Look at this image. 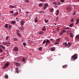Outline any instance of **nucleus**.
<instances>
[{
  "label": "nucleus",
  "instance_id": "nucleus-1",
  "mask_svg": "<svg viewBox=\"0 0 79 79\" xmlns=\"http://www.w3.org/2000/svg\"><path fill=\"white\" fill-rule=\"evenodd\" d=\"M77 58V54H75L73 55L72 56L71 60L75 61Z\"/></svg>",
  "mask_w": 79,
  "mask_h": 79
},
{
  "label": "nucleus",
  "instance_id": "nucleus-2",
  "mask_svg": "<svg viewBox=\"0 0 79 79\" xmlns=\"http://www.w3.org/2000/svg\"><path fill=\"white\" fill-rule=\"evenodd\" d=\"M9 64H10V63H9V62H7L5 64L4 66L2 67V69H5V68H7V67L9 66Z\"/></svg>",
  "mask_w": 79,
  "mask_h": 79
},
{
  "label": "nucleus",
  "instance_id": "nucleus-3",
  "mask_svg": "<svg viewBox=\"0 0 79 79\" xmlns=\"http://www.w3.org/2000/svg\"><path fill=\"white\" fill-rule=\"evenodd\" d=\"M48 4L47 3H46L44 4V7L43 8L44 10H46L47 9V8H48Z\"/></svg>",
  "mask_w": 79,
  "mask_h": 79
},
{
  "label": "nucleus",
  "instance_id": "nucleus-4",
  "mask_svg": "<svg viewBox=\"0 0 79 79\" xmlns=\"http://www.w3.org/2000/svg\"><path fill=\"white\" fill-rule=\"evenodd\" d=\"M19 50V48L17 47H14L13 49V51L14 52H18Z\"/></svg>",
  "mask_w": 79,
  "mask_h": 79
},
{
  "label": "nucleus",
  "instance_id": "nucleus-5",
  "mask_svg": "<svg viewBox=\"0 0 79 79\" xmlns=\"http://www.w3.org/2000/svg\"><path fill=\"white\" fill-rule=\"evenodd\" d=\"M50 44V41L48 39L46 40V45L47 46V44Z\"/></svg>",
  "mask_w": 79,
  "mask_h": 79
},
{
  "label": "nucleus",
  "instance_id": "nucleus-6",
  "mask_svg": "<svg viewBox=\"0 0 79 79\" xmlns=\"http://www.w3.org/2000/svg\"><path fill=\"white\" fill-rule=\"evenodd\" d=\"M44 32L42 31H40L38 33V34H39V35H42V34H44Z\"/></svg>",
  "mask_w": 79,
  "mask_h": 79
},
{
  "label": "nucleus",
  "instance_id": "nucleus-7",
  "mask_svg": "<svg viewBox=\"0 0 79 79\" xmlns=\"http://www.w3.org/2000/svg\"><path fill=\"white\" fill-rule=\"evenodd\" d=\"M10 23L11 24H16V22L15 21H12L10 22Z\"/></svg>",
  "mask_w": 79,
  "mask_h": 79
},
{
  "label": "nucleus",
  "instance_id": "nucleus-8",
  "mask_svg": "<svg viewBox=\"0 0 79 79\" xmlns=\"http://www.w3.org/2000/svg\"><path fill=\"white\" fill-rule=\"evenodd\" d=\"M18 15V12H15L13 14V16H17Z\"/></svg>",
  "mask_w": 79,
  "mask_h": 79
},
{
  "label": "nucleus",
  "instance_id": "nucleus-9",
  "mask_svg": "<svg viewBox=\"0 0 79 79\" xmlns=\"http://www.w3.org/2000/svg\"><path fill=\"white\" fill-rule=\"evenodd\" d=\"M63 45H64L65 47H68V45L67 44V42H65L64 43H63Z\"/></svg>",
  "mask_w": 79,
  "mask_h": 79
},
{
  "label": "nucleus",
  "instance_id": "nucleus-10",
  "mask_svg": "<svg viewBox=\"0 0 79 79\" xmlns=\"http://www.w3.org/2000/svg\"><path fill=\"white\" fill-rule=\"evenodd\" d=\"M75 39L77 40H79V35H77L75 37Z\"/></svg>",
  "mask_w": 79,
  "mask_h": 79
},
{
  "label": "nucleus",
  "instance_id": "nucleus-11",
  "mask_svg": "<svg viewBox=\"0 0 79 79\" xmlns=\"http://www.w3.org/2000/svg\"><path fill=\"white\" fill-rule=\"evenodd\" d=\"M24 22L23 21H21V23H20V25H21V26H23V24H24Z\"/></svg>",
  "mask_w": 79,
  "mask_h": 79
},
{
  "label": "nucleus",
  "instance_id": "nucleus-12",
  "mask_svg": "<svg viewBox=\"0 0 79 79\" xmlns=\"http://www.w3.org/2000/svg\"><path fill=\"white\" fill-rule=\"evenodd\" d=\"M70 36L71 37H72V38H73V34L72 33H70Z\"/></svg>",
  "mask_w": 79,
  "mask_h": 79
},
{
  "label": "nucleus",
  "instance_id": "nucleus-13",
  "mask_svg": "<svg viewBox=\"0 0 79 79\" xmlns=\"http://www.w3.org/2000/svg\"><path fill=\"white\" fill-rule=\"evenodd\" d=\"M18 69H18V68H15L16 72L17 73H19V71H18Z\"/></svg>",
  "mask_w": 79,
  "mask_h": 79
},
{
  "label": "nucleus",
  "instance_id": "nucleus-14",
  "mask_svg": "<svg viewBox=\"0 0 79 79\" xmlns=\"http://www.w3.org/2000/svg\"><path fill=\"white\" fill-rule=\"evenodd\" d=\"M9 30H11V27H12V25H8V27Z\"/></svg>",
  "mask_w": 79,
  "mask_h": 79
},
{
  "label": "nucleus",
  "instance_id": "nucleus-15",
  "mask_svg": "<svg viewBox=\"0 0 79 79\" xmlns=\"http://www.w3.org/2000/svg\"><path fill=\"white\" fill-rule=\"evenodd\" d=\"M16 34L19 37H20L21 36V33H19L18 32H16Z\"/></svg>",
  "mask_w": 79,
  "mask_h": 79
},
{
  "label": "nucleus",
  "instance_id": "nucleus-16",
  "mask_svg": "<svg viewBox=\"0 0 79 79\" xmlns=\"http://www.w3.org/2000/svg\"><path fill=\"white\" fill-rule=\"evenodd\" d=\"M16 65L17 66H20V64L19 63H16V62H14Z\"/></svg>",
  "mask_w": 79,
  "mask_h": 79
},
{
  "label": "nucleus",
  "instance_id": "nucleus-17",
  "mask_svg": "<svg viewBox=\"0 0 79 79\" xmlns=\"http://www.w3.org/2000/svg\"><path fill=\"white\" fill-rule=\"evenodd\" d=\"M58 14H59V10H57L56 12V16H58Z\"/></svg>",
  "mask_w": 79,
  "mask_h": 79
},
{
  "label": "nucleus",
  "instance_id": "nucleus-18",
  "mask_svg": "<svg viewBox=\"0 0 79 79\" xmlns=\"http://www.w3.org/2000/svg\"><path fill=\"white\" fill-rule=\"evenodd\" d=\"M49 10H50L51 12H53V11H54V9H53V8H50Z\"/></svg>",
  "mask_w": 79,
  "mask_h": 79
},
{
  "label": "nucleus",
  "instance_id": "nucleus-19",
  "mask_svg": "<svg viewBox=\"0 0 79 79\" xmlns=\"http://www.w3.org/2000/svg\"><path fill=\"white\" fill-rule=\"evenodd\" d=\"M64 33V30H62V31H61L60 33V35H61L62 34H63Z\"/></svg>",
  "mask_w": 79,
  "mask_h": 79
},
{
  "label": "nucleus",
  "instance_id": "nucleus-20",
  "mask_svg": "<svg viewBox=\"0 0 79 79\" xmlns=\"http://www.w3.org/2000/svg\"><path fill=\"white\" fill-rule=\"evenodd\" d=\"M55 48L53 47L51 49V51H55Z\"/></svg>",
  "mask_w": 79,
  "mask_h": 79
},
{
  "label": "nucleus",
  "instance_id": "nucleus-21",
  "mask_svg": "<svg viewBox=\"0 0 79 79\" xmlns=\"http://www.w3.org/2000/svg\"><path fill=\"white\" fill-rule=\"evenodd\" d=\"M10 43H9V42H7V47H9V46H10Z\"/></svg>",
  "mask_w": 79,
  "mask_h": 79
},
{
  "label": "nucleus",
  "instance_id": "nucleus-22",
  "mask_svg": "<svg viewBox=\"0 0 79 79\" xmlns=\"http://www.w3.org/2000/svg\"><path fill=\"white\" fill-rule=\"evenodd\" d=\"M9 7H10V8H14L15 6L10 5L9 6Z\"/></svg>",
  "mask_w": 79,
  "mask_h": 79
},
{
  "label": "nucleus",
  "instance_id": "nucleus-23",
  "mask_svg": "<svg viewBox=\"0 0 79 79\" xmlns=\"http://www.w3.org/2000/svg\"><path fill=\"white\" fill-rule=\"evenodd\" d=\"M5 27H6V28H8V24H6Z\"/></svg>",
  "mask_w": 79,
  "mask_h": 79
},
{
  "label": "nucleus",
  "instance_id": "nucleus-24",
  "mask_svg": "<svg viewBox=\"0 0 79 79\" xmlns=\"http://www.w3.org/2000/svg\"><path fill=\"white\" fill-rule=\"evenodd\" d=\"M73 25H74V23H73L70 24L69 25V27H73Z\"/></svg>",
  "mask_w": 79,
  "mask_h": 79
},
{
  "label": "nucleus",
  "instance_id": "nucleus-25",
  "mask_svg": "<svg viewBox=\"0 0 79 79\" xmlns=\"http://www.w3.org/2000/svg\"><path fill=\"white\" fill-rule=\"evenodd\" d=\"M49 20H47L46 19H44V22H45V23H48V22Z\"/></svg>",
  "mask_w": 79,
  "mask_h": 79
},
{
  "label": "nucleus",
  "instance_id": "nucleus-26",
  "mask_svg": "<svg viewBox=\"0 0 79 79\" xmlns=\"http://www.w3.org/2000/svg\"><path fill=\"white\" fill-rule=\"evenodd\" d=\"M25 58L23 57V58H22V61L24 63V62H25Z\"/></svg>",
  "mask_w": 79,
  "mask_h": 79
},
{
  "label": "nucleus",
  "instance_id": "nucleus-27",
  "mask_svg": "<svg viewBox=\"0 0 79 79\" xmlns=\"http://www.w3.org/2000/svg\"><path fill=\"white\" fill-rule=\"evenodd\" d=\"M79 23V19H77V20L76 23V24H78Z\"/></svg>",
  "mask_w": 79,
  "mask_h": 79
},
{
  "label": "nucleus",
  "instance_id": "nucleus-28",
  "mask_svg": "<svg viewBox=\"0 0 79 79\" xmlns=\"http://www.w3.org/2000/svg\"><path fill=\"white\" fill-rule=\"evenodd\" d=\"M3 44L4 45H6L7 46V42H3Z\"/></svg>",
  "mask_w": 79,
  "mask_h": 79
},
{
  "label": "nucleus",
  "instance_id": "nucleus-29",
  "mask_svg": "<svg viewBox=\"0 0 79 79\" xmlns=\"http://www.w3.org/2000/svg\"><path fill=\"white\" fill-rule=\"evenodd\" d=\"M67 66H68V65H64L63 66V68H65L66 67H67Z\"/></svg>",
  "mask_w": 79,
  "mask_h": 79
},
{
  "label": "nucleus",
  "instance_id": "nucleus-30",
  "mask_svg": "<svg viewBox=\"0 0 79 79\" xmlns=\"http://www.w3.org/2000/svg\"><path fill=\"white\" fill-rule=\"evenodd\" d=\"M54 44H55V45H56L57 44L58 45V44H59V42L56 41V42Z\"/></svg>",
  "mask_w": 79,
  "mask_h": 79
},
{
  "label": "nucleus",
  "instance_id": "nucleus-31",
  "mask_svg": "<svg viewBox=\"0 0 79 79\" xmlns=\"http://www.w3.org/2000/svg\"><path fill=\"white\" fill-rule=\"evenodd\" d=\"M46 40H44L43 42V44H45V43H46Z\"/></svg>",
  "mask_w": 79,
  "mask_h": 79
},
{
  "label": "nucleus",
  "instance_id": "nucleus-32",
  "mask_svg": "<svg viewBox=\"0 0 79 79\" xmlns=\"http://www.w3.org/2000/svg\"><path fill=\"white\" fill-rule=\"evenodd\" d=\"M45 26H44L43 27V31H45V30H46V28H45Z\"/></svg>",
  "mask_w": 79,
  "mask_h": 79
},
{
  "label": "nucleus",
  "instance_id": "nucleus-33",
  "mask_svg": "<svg viewBox=\"0 0 79 79\" xmlns=\"http://www.w3.org/2000/svg\"><path fill=\"white\" fill-rule=\"evenodd\" d=\"M43 5L42 3H40L39 4V6L40 7H41V6H42Z\"/></svg>",
  "mask_w": 79,
  "mask_h": 79
},
{
  "label": "nucleus",
  "instance_id": "nucleus-34",
  "mask_svg": "<svg viewBox=\"0 0 79 79\" xmlns=\"http://www.w3.org/2000/svg\"><path fill=\"white\" fill-rule=\"evenodd\" d=\"M60 38H58L57 39V40H56V42H60Z\"/></svg>",
  "mask_w": 79,
  "mask_h": 79
},
{
  "label": "nucleus",
  "instance_id": "nucleus-35",
  "mask_svg": "<svg viewBox=\"0 0 79 79\" xmlns=\"http://www.w3.org/2000/svg\"><path fill=\"white\" fill-rule=\"evenodd\" d=\"M0 47H2L3 49H5V46H3V45H1Z\"/></svg>",
  "mask_w": 79,
  "mask_h": 79
},
{
  "label": "nucleus",
  "instance_id": "nucleus-36",
  "mask_svg": "<svg viewBox=\"0 0 79 79\" xmlns=\"http://www.w3.org/2000/svg\"><path fill=\"white\" fill-rule=\"evenodd\" d=\"M23 44L24 47H25L26 45V43H23Z\"/></svg>",
  "mask_w": 79,
  "mask_h": 79
},
{
  "label": "nucleus",
  "instance_id": "nucleus-37",
  "mask_svg": "<svg viewBox=\"0 0 79 79\" xmlns=\"http://www.w3.org/2000/svg\"><path fill=\"white\" fill-rule=\"evenodd\" d=\"M18 40V38H14V40L15 41H16Z\"/></svg>",
  "mask_w": 79,
  "mask_h": 79
},
{
  "label": "nucleus",
  "instance_id": "nucleus-38",
  "mask_svg": "<svg viewBox=\"0 0 79 79\" xmlns=\"http://www.w3.org/2000/svg\"><path fill=\"white\" fill-rule=\"evenodd\" d=\"M5 77L6 79V78H8V76L7 75H5Z\"/></svg>",
  "mask_w": 79,
  "mask_h": 79
},
{
  "label": "nucleus",
  "instance_id": "nucleus-39",
  "mask_svg": "<svg viewBox=\"0 0 79 79\" xmlns=\"http://www.w3.org/2000/svg\"><path fill=\"white\" fill-rule=\"evenodd\" d=\"M8 38H9V37L8 36H7L6 38V40H8Z\"/></svg>",
  "mask_w": 79,
  "mask_h": 79
},
{
  "label": "nucleus",
  "instance_id": "nucleus-40",
  "mask_svg": "<svg viewBox=\"0 0 79 79\" xmlns=\"http://www.w3.org/2000/svg\"><path fill=\"white\" fill-rule=\"evenodd\" d=\"M61 3L60 2H59L58 3H57V4L58 5H60L61 4Z\"/></svg>",
  "mask_w": 79,
  "mask_h": 79
},
{
  "label": "nucleus",
  "instance_id": "nucleus-41",
  "mask_svg": "<svg viewBox=\"0 0 79 79\" xmlns=\"http://www.w3.org/2000/svg\"><path fill=\"white\" fill-rule=\"evenodd\" d=\"M39 50H40V51H41V50H42V47H40V48H39Z\"/></svg>",
  "mask_w": 79,
  "mask_h": 79
},
{
  "label": "nucleus",
  "instance_id": "nucleus-42",
  "mask_svg": "<svg viewBox=\"0 0 79 79\" xmlns=\"http://www.w3.org/2000/svg\"><path fill=\"white\" fill-rule=\"evenodd\" d=\"M40 2H45V0H40Z\"/></svg>",
  "mask_w": 79,
  "mask_h": 79
},
{
  "label": "nucleus",
  "instance_id": "nucleus-43",
  "mask_svg": "<svg viewBox=\"0 0 79 79\" xmlns=\"http://www.w3.org/2000/svg\"><path fill=\"white\" fill-rule=\"evenodd\" d=\"M65 29H70V28L69 27H67L66 28H65Z\"/></svg>",
  "mask_w": 79,
  "mask_h": 79
},
{
  "label": "nucleus",
  "instance_id": "nucleus-44",
  "mask_svg": "<svg viewBox=\"0 0 79 79\" xmlns=\"http://www.w3.org/2000/svg\"><path fill=\"white\" fill-rule=\"evenodd\" d=\"M68 45H69V46L71 45V43H70V42H69L68 43Z\"/></svg>",
  "mask_w": 79,
  "mask_h": 79
},
{
  "label": "nucleus",
  "instance_id": "nucleus-45",
  "mask_svg": "<svg viewBox=\"0 0 79 79\" xmlns=\"http://www.w3.org/2000/svg\"><path fill=\"white\" fill-rule=\"evenodd\" d=\"M71 21L73 22H74V19H73V18H72L71 20Z\"/></svg>",
  "mask_w": 79,
  "mask_h": 79
},
{
  "label": "nucleus",
  "instance_id": "nucleus-46",
  "mask_svg": "<svg viewBox=\"0 0 79 79\" xmlns=\"http://www.w3.org/2000/svg\"><path fill=\"white\" fill-rule=\"evenodd\" d=\"M2 52H3V50L1 49H0V53H2Z\"/></svg>",
  "mask_w": 79,
  "mask_h": 79
},
{
  "label": "nucleus",
  "instance_id": "nucleus-47",
  "mask_svg": "<svg viewBox=\"0 0 79 79\" xmlns=\"http://www.w3.org/2000/svg\"><path fill=\"white\" fill-rule=\"evenodd\" d=\"M75 12H76V11H74V12L73 13V15H76V13Z\"/></svg>",
  "mask_w": 79,
  "mask_h": 79
},
{
  "label": "nucleus",
  "instance_id": "nucleus-48",
  "mask_svg": "<svg viewBox=\"0 0 79 79\" xmlns=\"http://www.w3.org/2000/svg\"><path fill=\"white\" fill-rule=\"evenodd\" d=\"M60 2H64V0H60Z\"/></svg>",
  "mask_w": 79,
  "mask_h": 79
},
{
  "label": "nucleus",
  "instance_id": "nucleus-49",
  "mask_svg": "<svg viewBox=\"0 0 79 79\" xmlns=\"http://www.w3.org/2000/svg\"><path fill=\"white\" fill-rule=\"evenodd\" d=\"M25 2H26L27 3H28V2H29V0H26L25 1Z\"/></svg>",
  "mask_w": 79,
  "mask_h": 79
},
{
  "label": "nucleus",
  "instance_id": "nucleus-50",
  "mask_svg": "<svg viewBox=\"0 0 79 79\" xmlns=\"http://www.w3.org/2000/svg\"><path fill=\"white\" fill-rule=\"evenodd\" d=\"M23 29V27H20V29H21V30H22V29Z\"/></svg>",
  "mask_w": 79,
  "mask_h": 79
},
{
  "label": "nucleus",
  "instance_id": "nucleus-51",
  "mask_svg": "<svg viewBox=\"0 0 79 79\" xmlns=\"http://www.w3.org/2000/svg\"><path fill=\"white\" fill-rule=\"evenodd\" d=\"M16 19H17V21H19V19H18V18H16Z\"/></svg>",
  "mask_w": 79,
  "mask_h": 79
},
{
  "label": "nucleus",
  "instance_id": "nucleus-52",
  "mask_svg": "<svg viewBox=\"0 0 79 79\" xmlns=\"http://www.w3.org/2000/svg\"><path fill=\"white\" fill-rule=\"evenodd\" d=\"M10 13H13V11H10Z\"/></svg>",
  "mask_w": 79,
  "mask_h": 79
},
{
  "label": "nucleus",
  "instance_id": "nucleus-53",
  "mask_svg": "<svg viewBox=\"0 0 79 79\" xmlns=\"http://www.w3.org/2000/svg\"><path fill=\"white\" fill-rule=\"evenodd\" d=\"M35 23H37V19H35Z\"/></svg>",
  "mask_w": 79,
  "mask_h": 79
},
{
  "label": "nucleus",
  "instance_id": "nucleus-54",
  "mask_svg": "<svg viewBox=\"0 0 79 79\" xmlns=\"http://www.w3.org/2000/svg\"><path fill=\"white\" fill-rule=\"evenodd\" d=\"M25 13H26V14H27V13H29V12L27 11L25 12Z\"/></svg>",
  "mask_w": 79,
  "mask_h": 79
},
{
  "label": "nucleus",
  "instance_id": "nucleus-55",
  "mask_svg": "<svg viewBox=\"0 0 79 79\" xmlns=\"http://www.w3.org/2000/svg\"><path fill=\"white\" fill-rule=\"evenodd\" d=\"M54 4H55V5H57V3H56V2L55 3H54Z\"/></svg>",
  "mask_w": 79,
  "mask_h": 79
},
{
  "label": "nucleus",
  "instance_id": "nucleus-56",
  "mask_svg": "<svg viewBox=\"0 0 79 79\" xmlns=\"http://www.w3.org/2000/svg\"><path fill=\"white\" fill-rule=\"evenodd\" d=\"M39 13H42V11H40L39 12Z\"/></svg>",
  "mask_w": 79,
  "mask_h": 79
},
{
  "label": "nucleus",
  "instance_id": "nucleus-57",
  "mask_svg": "<svg viewBox=\"0 0 79 79\" xmlns=\"http://www.w3.org/2000/svg\"><path fill=\"white\" fill-rule=\"evenodd\" d=\"M25 16H26V17L28 16V15H27V14L25 15Z\"/></svg>",
  "mask_w": 79,
  "mask_h": 79
},
{
  "label": "nucleus",
  "instance_id": "nucleus-58",
  "mask_svg": "<svg viewBox=\"0 0 79 79\" xmlns=\"http://www.w3.org/2000/svg\"><path fill=\"white\" fill-rule=\"evenodd\" d=\"M38 18L37 17H36L35 19H37Z\"/></svg>",
  "mask_w": 79,
  "mask_h": 79
},
{
  "label": "nucleus",
  "instance_id": "nucleus-59",
  "mask_svg": "<svg viewBox=\"0 0 79 79\" xmlns=\"http://www.w3.org/2000/svg\"><path fill=\"white\" fill-rule=\"evenodd\" d=\"M63 31H64V32H66V30H63Z\"/></svg>",
  "mask_w": 79,
  "mask_h": 79
},
{
  "label": "nucleus",
  "instance_id": "nucleus-60",
  "mask_svg": "<svg viewBox=\"0 0 79 79\" xmlns=\"http://www.w3.org/2000/svg\"><path fill=\"white\" fill-rule=\"evenodd\" d=\"M42 13H45V12H44V11H42Z\"/></svg>",
  "mask_w": 79,
  "mask_h": 79
},
{
  "label": "nucleus",
  "instance_id": "nucleus-61",
  "mask_svg": "<svg viewBox=\"0 0 79 79\" xmlns=\"http://www.w3.org/2000/svg\"><path fill=\"white\" fill-rule=\"evenodd\" d=\"M56 18L57 20H58V17H57Z\"/></svg>",
  "mask_w": 79,
  "mask_h": 79
},
{
  "label": "nucleus",
  "instance_id": "nucleus-62",
  "mask_svg": "<svg viewBox=\"0 0 79 79\" xmlns=\"http://www.w3.org/2000/svg\"><path fill=\"white\" fill-rule=\"evenodd\" d=\"M1 14V12L0 11V16H1V15H0Z\"/></svg>",
  "mask_w": 79,
  "mask_h": 79
},
{
  "label": "nucleus",
  "instance_id": "nucleus-63",
  "mask_svg": "<svg viewBox=\"0 0 79 79\" xmlns=\"http://www.w3.org/2000/svg\"><path fill=\"white\" fill-rule=\"evenodd\" d=\"M57 28L58 29V28H60V27H57Z\"/></svg>",
  "mask_w": 79,
  "mask_h": 79
},
{
  "label": "nucleus",
  "instance_id": "nucleus-64",
  "mask_svg": "<svg viewBox=\"0 0 79 79\" xmlns=\"http://www.w3.org/2000/svg\"><path fill=\"white\" fill-rule=\"evenodd\" d=\"M18 32H19V31L17 30V32H18Z\"/></svg>",
  "mask_w": 79,
  "mask_h": 79
}]
</instances>
